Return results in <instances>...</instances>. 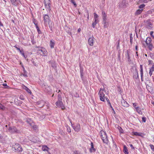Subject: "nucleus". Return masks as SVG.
Returning a JSON list of instances; mask_svg holds the SVG:
<instances>
[{"label":"nucleus","instance_id":"obj_50","mask_svg":"<svg viewBox=\"0 0 154 154\" xmlns=\"http://www.w3.org/2000/svg\"><path fill=\"white\" fill-rule=\"evenodd\" d=\"M119 132L120 133H123V130L121 127H119Z\"/></svg>","mask_w":154,"mask_h":154},{"label":"nucleus","instance_id":"obj_55","mask_svg":"<svg viewBox=\"0 0 154 154\" xmlns=\"http://www.w3.org/2000/svg\"><path fill=\"white\" fill-rule=\"evenodd\" d=\"M153 32L152 31L150 32V35L152 38H154V36H153Z\"/></svg>","mask_w":154,"mask_h":154},{"label":"nucleus","instance_id":"obj_40","mask_svg":"<svg viewBox=\"0 0 154 154\" xmlns=\"http://www.w3.org/2000/svg\"><path fill=\"white\" fill-rule=\"evenodd\" d=\"M70 2L72 3L75 6H76L77 5L74 0H70Z\"/></svg>","mask_w":154,"mask_h":154},{"label":"nucleus","instance_id":"obj_42","mask_svg":"<svg viewBox=\"0 0 154 154\" xmlns=\"http://www.w3.org/2000/svg\"><path fill=\"white\" fill-rule=\"evenodd\" d=\"M31 61L32 62V63L33 64V65H34L35 66H37V64L35 62L34 60L33 59H32Z\"/></svg>","mask_w":154,"mask_h":154},{"label":"nucleus","instance_id":"obj_64","mask_svg":"<svg viewBox=\"0 0 154 154\" xmlns=\"http://www.w3.org/2000/svg\"><path fill=\"white\" fill-rule=\"evenodd\" d=\"M148 62L149 63V64H151L152 63V60H149L148 61Z\"/></svg>","mask_w":154,"mask_h":154},{"label":"nucleus","instance_id":"obj_36","mask_svg":"<svg viewBox=\"0 0 154 154\" xmlns=\"http://www.w3.org/2000/svg\"><path fill=\"white\" fill-rule=\"evenodd\" d=\"M5 107L2 104L0 103V109L4 110H5Z\"/></svg>","mask_w":154,"mask_h":154},{"label":"nucleus","instance_id":"obj_8","mask_svg":"<svg viewBox=\"0 0 154 154\" xmlns=\"http://www.w3.org/2000/svg\"><path fill=\"white\" fill-rule=\"evenodd\" d=\"M126 53L127 54L126 55V57L127 58L128 63L129 64H130L131 61L130 56L131 54V52L129 50H128L126 51Z\"/></svg>","mask_w":154,"mask_h":154},{"label":"nucleus","instance_id":"obj_29","mask_svg":"<svg viewBox=\"0 0 154 154\" xmlns=\"http://www.w3.org/2000/svg\"><path fill=\"white\" fill-rule=\"evenodd\" d=\"M94 20H95L96 21L98 20L97 18L98 17V15L95 13H94Z\"/></svg>","mask_w":154,"mask_h":154},{"label":"nucleus","instance_id":"obj_18","mask_svg":"<svg viewBox=\"0 0 154 154\" xmlns=\"http://www.w3.org/2000/svg\"><path fill=\"white\" fill-rule=\"evenodd\" d=\"M132 133L135 136H140L141 137H143V134L142 133L133 131L132 132Z\"/></svg>","mask_w":154,"mask_h":154},{"label":"nucleus","instance_id":"obj_52","mask_svg":"<svg viewBox=\"0 0 154 154\" xmlns=\"http://www.w3.org/2000/svg\"><path fill=\"white\" fill-rule=\"evenodd\" d=\"M19 51L21 54L24 52L22 48H21V49Z\"/></svg>","mask_w":154,"mask_h":154},{"label":"nucleus","instance_id":"obj_7","mask_svg":"<svg viewBox=\"0 0 154 154\" xmlns=\"http://www.w3.org/2000/svg\"><path fill=\"white\" fill-rule=\"evenodd\" d=\"M44 4L46 9L50 10V0H44Z\"/></svg>","mask_w":154,"mask_h":154},{"label":"nucleus","instance_id":"obj_14","mask_svg":"<svg viewBox=\"0 0 154 154\" xmlns=\"http://www.w3.org/2000/svg\"><path fill=\"white\" fill-rule=\"evenodd\" d=\"M45 102L43 100H41L37 102V104L39 107H42L45 105Z\"/></svg>","mask_w":154,"mask_h":154},{"label":"nucleus","instance_id":"obj_28","mask_svg":"<svg viewBox=\"0 0 154 154\" xmlns=\"http://www.w3.org/2000/svg\"><path fill=\"white\" fill-rule=\"evenodd\" d=\"M148 47L150 51H152L153 48V45L152 43H149L148 44Z\"/></svg>","mask_w":154,"mask_h":154},{"label":"nucleus","instance_id":"obj_51","mask_svg":"<svg viewBox=\"0 0 154 154\" xmlns=\"http://www.w3.org/2000/svg\"><path fill=\"white\" fill-rule=\"evenodd\" d=\"M75 154H82L80 152H79L78 151H75L74 152Z\"/></svg>","mask_w":154,"mask_h":154},{"label":"nucleus","instance_id":"obj_63","mask_svg":"<svg viewBox=\"0 0 154 154\" xmlns=\"http://www.w3.org/2000/svg\"><path fill=\"white\" fill-rule=\"evenodd\" d=\"M106 23H103H103H104V27H105V28H106L107 27V25H106Z\"/></svg>","mask_w":154,"mask_h":154},{"label":"nucleus","instance_id":"obj_58","mask_svg":"<svg viewBox=\"0 0 154 154\" xmlns=\"http://www.w3.org/2000/svg\"><path fill=\"white\" fill-rule=\"evenodd\" d=\"M137 103H133V106L136 109V108L137 107Z\"/></svg>","mask_w":154,"mask_h":154},{"label":"nucleus","instance_id":"obj_57","mask_svg":"<svg viewBox=\"0 0 154 154\" xmlns=\"http://www.w3.org/2000/svg\"><path fill=\"white\" fill-rule=\"evenodd\" d=\"M80 66V73H83V68L81 67Z\"/></svg>","mask_w":154,"mask_h":154},{"label":"nucleus","instance_id":"obj_46","mask_svg":"<svg viewBox=\"0 0 154 154\" xmlns=\"http://www.w3.org/2000/svg\"><path fill=\"white\" fill-rule=\"evenodd\" d=\"M2 85L5 87V88H9V87L7 85V84H6V83H4V84H2Z\"/></svg>","mask_w":154,"mask_h":154},{"label":"nucleus","instance_id":"obj_27","mask_svg":"<svg viewBox=\"0 0 154 154\" xmlns=\"http://www.w3.org/2000/svg\"><path fill=\"white\" fill-rule=\"evenodd\" d=\"M140 72L141 74V76H142L143 75V66L142 65H140Z\"/></svg>","mask_w":154,"mask_h":154},{"label":"nucleus","instance_id":"obj_60","mask_svg":"<svg viewBox=\"0 0 154 154\" xmlns=\"http://www.w3.org/2000/svg\"><path fill=\"white\" fill-rule=\"evenodd\" d=\"M45 118V116L43 115L39 117V119H42Z\"/></svg>","mask_w":154,"mask_h":154},{"label":"nucleus","instance_id":"obj_1","mask_svg":"<svg viewBox=\"0 0 154 154\" xmlns=\"http://www.w3.org/2000/svg\"><path fill=\"white\" fill-rule=\"evenodd\" d=\"M100 135L103 142L106 144H108L109 141L106 132L103 131H100Z\"/></svg>","mask_w":154,"mask_h":154},{"label":"nucleus","instance_id":"obj_37","mask_svg":"<svg viewBox=\"0 0 154 154\" xmlns=\"http://www.w3.org/2000/svg\"><path fill=\"white\" fill-rule=\"evenodd\" d=\"M32 21H33V23L35 25V26H38L37 21L35 19H33L32 20Z\"/></svg>","mask_w":154,"mask_h":154},{"label":"nucleus","instance_id":"obj_5","mask_svg":"<svg viewBox=\"0 0 154 154\" xmlns=\"http://www.w3.org/2000/svg\"><path fill=\"white\" fill-rule=\"evenodd\" d=\"M55 104L57 107L61 108L62 110H64L66 108L62 101H57L56 102Z\"/></svg>","mask_w":154,"mask_h":154},{"label":"nucleus","instance_id":"obj_10","mask_svg":"<svg viewBox=\"0 0 154 154\" xmlns=\"http://www.w3.org/2000/svg\"><path fill=\"white\" fill-rule=\"evenodd\" d=\"M145 25L148 29H151L152 27V24L149 20L146 21Z\"/></svg>","mask_w":154,"mask_h":154},{"label":"nucleus","instance_id":"obj_49","mask_svg":"<svg viewBox=\"0 0 154 154\" xmlns=\"http://www.w3.org/2000/svg\"><path fill=\"white\" fill-rule=\"evenodd\" d=\"M146 120V119L145 117H143L142 118V121L144 122H145Z\"/></svg>","mask_w":154,"mask_h":154},{"label":"nucleus","instance_id":"obj_16","mask_svg":"<svg viewBox=\"0 0 154 154\" xmlns=\"http://www.w3.org/2000/svg\"><path fill=\"white\" fill-rule=\"evenodd\" d=\"M12 4L15 6L17 5L20 2L19 0H11Z\"/></svg>","mask_w":154,"mask_h":154},{"label":"nucleus","instance_id":"obj_32","mask_svg":"<svg viewBox=\"0 0 154 154\" xmlns=\"http://www.w3.org/2000/svg\"><path fill=\"white\" fill-rule=\"evenodd\" d=\"M143 10H137L135 13V15H138L140 14L142 12Z\"/></svg>","mask_w":154,"mask_h":154},{"label":"nucleus","instance_id":"obj_9","mask_svg":"<svg viewBox=\"0 0 154 154\" xmlns=\"http://www.w3.org/2000/svg\"><path fill=\"white\" fill-rule=\"evenodd\" d=\"M98 94L100 95V100L102 101H104L105 94L103 91H99Z\"/></svg>","mask_w":154,"mask_h":154},{"label":"nucleus","instance_id":"obj_4","mask_svg":"<svg viewBox=\"0 0 154 154\" xmlns=\"http://www.w3.org/2000/svg\"><path fill=\"white\" fill-rule=\"evenodd\" d=\"M38 51V52L43 56H46L47 55V51L45 48H39Z\"/></svg>","mask_w":154,"mask_h":154},{"label":"nucleus","instance_id":"obj_2","mask_svg":"<svg viewBox=\"0 0 154 154\" xmlns=\"http://www.w3.org/2000/svg\"><path fill=\"white\" fill-rule=\"evenodd\" d=\"M13 148L15 152H20L23 151V149L19 144L16 143L13 146Z\"/></svg>","mask_w":154,"mask_h":154},{"label":"nucleus","instance_id":"obj_41","mask_svg":"<svg viewBox=\"0 0 154 154\" xmlns=\"http://www.w3.org/2000/svg\"><path fill=\"white\" fill-rule=\"evenodd\" d=\"M66 128H67V131L68 132V133L70 132L71 131V129H70V127H69L68 126H67Z\"/></svg>","mask_w":154,"mask_h":154},{"label":"nucleus","instance_id":"obj_6","mask_svg":"<svg viewBox=\"0 0 154 154\" xmlns=\"http://www.w3.org/2000/svg\"><path fill=\"white\" fill-rule=\"evenodd\" d=\"M44 23L45 25H47V23L49 24L51 22L50 20V17L48 15L45 14L43 16Z\"/></svg>","mask_w":154,"mask_h":154},{"label":"nucleus","instance_id":"obj_62","mask_svg":"<svg viewBox=\"0 0 154 154\" xmlns=\"http://www.w3.org/2000/svg\"><path fill=\"white\" fill-rule=\"evenodd\" d=\"M32 128L33 129L35 130L37 128V126L36 125L32 126Z\"/></svg>","mask_w":154,"mask_h":154},{"label":"nucleus","instance_id":"obj_15","mask_svg":"<svg viewBox=\"0 0 154 154\" xmlns=\"http://www.w3.org/2000/svg\"><path fill=\"white\" fill-rule=\"evenodd\" d=\"M121 103L122 106L124 107H127L129 106L128 104L124 99L121 100Z\"/></svg>","mask_w":154,"mask_h":154},{"label":"nucleus","instance_id":"obj_25","mask_svg":"<svg viewBox=\"0 0 154 154\" xmlns=\"http://www.w3.org/2000/svg\"><path fill=\"white\" fill-rule=\"evenodd\" d=\"M136 109L137 112L140 114H141L142 112L140 110V108L138 106H137L136 108Z\"/></svg>","mask_w":154,"mask_h":154},{"label":"nucleus","instance_id":"obj_43","mask_svg":"<svg viewBox=\"0 0 154 154\" xmlns=\"http://www.w3.org/2000/svg\"><path fill=\"white\" fill-rule=\"evenodd\" d=\"M109 104L110 105V107L112 108V110L113 111V112L114 114L116 113V112L115 111H114L113 108L112 107V106L110 102H109Z\"/></svg>","mask_w":154,"mask_h":154},{"label":"nucleus","instance_id":"obj_34","mask_svg":"<svg viewBox=\"0 0 154 154\" xmlns=\"http://www.w3.org/2000/svg\"><path fill=\"white\" fill-rule=\"evenodd\" d=\"M58 101H62V99L61 95L60 94H59L57 96Z\"/></svg>","mask_w":154,"mask_h":154},{"label":"nucleus","instance_id":"obj_20","mask_svg":"<svg viewBox=\"0 0 154 154\" xmlns=\"http://www.w3.org/2000/svg\"><path fill=\"white\" fill-rule=\"evenodd\" d=\"M49 63L52 67L55 68L56 67V64L54 61H49Z\"/></svg>","mask_w":154,"mask_h":154},{"label":"nucleus","instance_id":"obj_44","mask_svg":"<svg viewBox=\"0 0 154 154\" xmlns=\"http://www.w3.org/2000/svg\"><path fill=\"white\" fill-rule=\"evenodd\" d=\"M149 146L152 150L154 152V146L152 144H150Z\"/></svg>","mask_w":154,"mask_h":154},{"label":"nucleus","instance_id":"obj_19","mask_svg":"<svg viewBox=\"0 0 154 154\" xmlns=\"http://www.w3.org/2000/svg\"><path fill=\"white\" fill-rule=\"evenodd\" d=\"M88 43L90 46L93 45V36L90 37L88 39Z\"/></svg>","mask_w":154,"mask_h":154},{"label":"nucleus","instance_id":"obj_47","mask_svg":"<svg viewBox=\"0 0 154 154\" xmlns=\"http://www.w3.org/2000/svg\"><path fill=\"white\" fill-rule=\"evenodd\" d=\"M145 6V5L143 4L139 6V8L140 9L143 8Z\"/></svg>","mask_w":154,"mask_h":154},{"label":"nucleus","instance_id":"obj_26","mask_svg":"<svg viewBox=\"0 0 154 154\" xmlns=\"http://www.w3.org/2000/svg\"><path fill=\"white\" fill-rule=\"evenodd\" d=\"M23 76L25 77H28L27 74V72L25 70L24 67H23Z\"/></svg>","mask_w":154,"mask_h":154},{"label":"nucleus","instance_id":"obj_22","mask_svg":"<svg viewBox=\"0 0 154 154\" xmlns=\"http://www.w3.org/2000/svg\"><path fill=\"white\" fill-rule=\"evenodd\" d=\"M123 151L125 154H128V152L127 147L125 145L124 146Z\"/></svg>","mask_w":154,"mask_h":154},{"label":"nucleus","instance_id":"obj_54","mask_svg":"<svg viewBox=\"0 0 154 154\" xmlns=\"http://www.w3.org/2000/svg\"><path fill=\"white\" fill-rule=\"evenodd\" d=\"M150 69L152 71H154V63L151 68Z\"/></svg>","mask_w":154,"mask_h":154},{"label":"nucleus","instance_id":"obj_24","mask_svg":"<svg viewBox=\"0 0 154 154\" xmlns=\"http://www.w3.org/2000/svg\"><path fill=\"white\" fill-rule=\"evenodd\" d=\"M49 149V148L46 146H43L42 147V149L44 151H46L45 152V153H47V152L48 151V149Z\"/></svg>","mask_w":154,"mask_h":154},{"label":"nucleus","instance_id":"obj_12","mask_svg":"<svg viewBox=\"0 0 154 154\" xmlns=\"http://www.w3.org/2000/svg\"><path fill=\"white\" fill-rule=\"evenodd\" d=\"M102 18L103 20V22L104 23H106V14L105 12L104 11H103L102 12Z\"/></svg>","mask_w":154,"mask_h":154},{"label":"nucleus","instance_id":"obj_23","mask_svg":"<svg viewBox=\"0 0 154 154\" xmlns=\"http://www.w3.org/2000/svg\"><path fill=\"white\" fill-rule=\"evenodd\" d=\"M55 43L53 40H51L50 41V46L51 48H53L54 47Z\"/></svg>","mask_w":154,"mask_h":154},{"label":"nucleus","instance_id":"obj_21","mask_svg":"<svg viewBox=\"0 0 154 154\" xmlns=\"http://www.w3.org/2000/svg\"><path fill=\"white\" fill-rule=\"evenodd\" d=\"M151 41V38L150 37H148L146 38L145 42L146 44L148 45L149 43H150Z\"/></svg>","mask_w":154,"mask_h":154},{"label":"nucleus","instance_id":"obj_11","mask_svg":"<svg viewBox=\"0 0 154 154\" xmlns=\"http://www.w3.org/2000/svg\"><path fill=\"white\" fill-rule=\"evenodd\" d=\"M128 4V1L127 0H123L120 4V6L124 7Z\"/></svg>","mask_w":154,"mask_h":154},{"label":"nucleus","instance_id":"obj_39","mask_svg":"<svg viewBox=\"0 0 154 154\" xmlns=\"http://www.w3.org/2000/svg\"><path fill=\"white\" fill-rule=\"evenodd\" d=\"M14 47L18 51L20 50L21 49V47H19V46L17 45H15Z\"/></svg>","mask_w":154,"mask_h":154},{"label":"nucleus","instance_id":"obj_45","mask_svg":"<svg viewBox=\"0 0 154 154\" xmlns=\"http://www.w3.org/2000/svg\"><path fill=\"white\" fill-rule=\"evenodd\" d=\"M132 35V34H131L130 35V42H131V44H132V40H133V38Z\"/></svg>","mask_w":154,"mask_h":154},{"label":"nucleus","instance_id":"obj_61","mask_svg":"<svg viewBox=\"0 0 154 154\" xmlns=\"http://www.w3.org/2000/svg\"><path fill=\"white\" fill-rule=\"evenodd\" d=\"M20 98L22 100H24V98L23 97V95H20Z\"/></svg>","mask_w":154,"mask_h":154},{"label":"nucleus","instance_id":"obj_33","mask_svg":"<svg viewBox=\"0 0 154 154\" xmlns=\"http://www.w3.org/2000/svg\"><path fill=\"white\" fill-rule=\"evenodd\" d=\"M50 91V89L49 88V87L48 86H46V87L45 89V92H48L49 91Z\"/></svg>","mask_w":154,"mask_h":154},{"label":"nucleus","instance_id":"obj_31","mask_svg":"<svg viewBox=\"0 0 154 154\" xmlns=\"http://www.w3.org/2000/svg\"><path fill=\"white\" fill-rule=\"evenodd\" d=\"M99 20H97V21H95L94 20V22L92 24V26L93 28H94L96 24L98 22Z\"/></svg>","mask_w":154,"mask_h":154},{"label":"nucleus","instance_id":"obj_56","mask_svg":"<svg viewBox=\"0 0 154 154\" xmlns=\"http://www.w3.org/2000/svg\"><path fill=\"white\" fill-rule=\"evenodd\" d=\"M153 71H152L150 69L149 70V74L150 75V76H151V75H152V72Z\"/></svg>","mask_w":154,"mask_h":154},{"label":"nucleus","instance_id":"obj_35","mask_svg":"<svg viewBox=\"0 0 154 154\" xmlns=\"http://www.w3.org/2000/svg\"><path fill=\"white\" fill-rule=\"evenodd\" d=\"M36 26V28L37 29V31L38 34H40L42 33L41 31H40L38 26Z\"/></svg>","mask_w":154,"mask_h":154},{"label":"nucleus","instance_id":"obj_17","mask_svg":"<svg viewBox=\"0 0 154 154\" xmlns=\"http://www.w3.org/2000/svg\"><path fill=\"white\" fill-rule=\"evenodd\" d=\"M91 148L90 149V152H95L96 149L94 148V144L92 142H91Z\"/></svg>","mask_w":154,"mask_h":154},{"label":"nucleus","instance_id":"obj_30","mask_svg":"<svg viewBox=\"0 0 154 154\" xmlns=\"http://www.w3.org/2000/svg\"><path fill=\"white\" fill-rule=\"evenodd\" d=\"M24 89L26 90L28 93L30 94L31 93V91L27 87L24 86Z\"/></svg>","mask_w":154,"mask_h":154},{"label":"nucleus","instance_id":"obj_13","mask_svg":"<svg viewBox=\"0 0 154 154\" xmlns=\"http://www.w3.org/2000/svg\"><path fill=\"white\" fill-rule=\"evenodd\" d=\"M74 130L76 131H79L80 129V126L79 124H77L73 127Z\"/></svg>","mask_w":154,"mask_h":154},{"label":"nucleus","instance_id":"obj_3","mask_svg":"<svg viewBox=\"0 0 154 154\" xmlns=\"http://www.w3.org/2000/svg\"><path fill=\"white\" fill-rule=\"evenodd\" d=\"M8 131L11 133H20V131L17 130V128L14 126L9 127L8 129Z\"/></svg>","mask_w":154,"mask_h":154},{"label":"nucleus","instance_id":"obj_38","mask_svg":"<svg viewBox=\"0 0 154 154\" xmlns=\"http://www.w3.org/2000/svg\"><path fill=\"white\" fill-rule=\"evenodd\" d=\"M148 79V80H146V81L145 82V84H146V88L147 89H148L147 86L149 87V86L148 85V83H150V81H149V79Z\"/></svg>","mask_w":154,"mask_h":154},{"label":"nucleus","instance_id":"obj_48","mask_svg":"<svg viewBox=\"0 0 154 154\" xmlns=\"http://www.w3.org/2000/svg\"><path fill=\"white\" fill-rule=\"evenodd\" d=\"M26 121L28 123H29L30 125H31V122L32 121L31 120V119H27V120H26Z\"/></svg>","mask_w":154,"mask_h":154},{"label":"nucleus","instance_id":"obj_59","mask_svg":"<svg viewBox=\"0 0 154 154\" xmlns=\"http://www.w3.org/2000/svg\"><path fill=\"white\" fill-rule=\"evenodd\" d=\"M130 146L131 147V148L132 149H135L134 147L133 146L132 144H130Z\"/></svg>","mask_w":154,"mask_h":154},{"label":"nucleus","instance_id":"obj_53","mask_svg":"<svg viewBox=\"0 0 154 154\" xmlns=\"http://www.w3.org/2000/svg\"><path fill=\"white\" fill-rule=\"evenodd\" d=\"M136 74H137V76H136V75H134V76H135V78L136 79H139V78L138 73V72H137Z\"/></svg>","mask_w":154,"mask_h":154}]
</instances>
